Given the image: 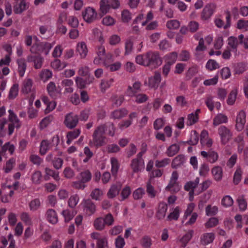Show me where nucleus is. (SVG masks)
<instances>
[{
  "instance_id": "obj_1",
  "label": "nucleus",
  "mask_w": 248,
  "mask_h": 248,
  "mask_svg": "<svg viewBox=\"0 0 248 248\" xmlns=\"http://www.w3.org/2000/svg\"><path fill=\"white\" fill-rule=\"evenodd\" d=\"M106 130L105 124H102L97 126L93 134V139L90 142L91 146L99 147L107 143L106 137L104 135Z\"/></svg>"
},
{
  "instance_id": "obj_2",
  "label": "nucleus",
  "mask_w": 248,
  "mask_h": 248,
  "mask_svg": "<svg viewBox=\"0 0 248 248\" xmlns=\"http://www.w3.org/2000/svg\"><path fill=\"white\" fill-rule=\"evenodd\" d=\"M33 38L36 41L31 46L30 51L32 54H36L44 53L45 55H47L52 47L53 45L50 43L40 42L36 36H34Z\"/></svg>"
},
{
  "instance_id": "obj_3",
  "label": "nucleus",
  "mask_w": 248,
  "mask_h": 248,
  "mask_svg": "<svg viewBox=\"0 0 248 248\" xmlns=\"http://www.w3.org/2000/svg\"><path fill=\"white\" fill-rule=\"evenodd\" d=\"M21 92L25 94L30 93L29 101L32 104L35 98V89L33 87V81L31 78H26L22 83Z\"/></svg>"
},
{
  "instance_id": "obj_4",
  "label": "nucleus",
  "mask_w": 248,
  "mask_h": 248,
  "mask_svg": "<svg viewBox=\"0 0 248 248\" xmlns=\"http://www.w3.org/2000/svg\"><path fill=\"white\" fill-rule=\"evenodd\" d=\"M8 120L10 124H8V135H11L14 131L15 128H19L21 126V123L16 114L12 109H9Z\"/></svg>"
},
{
  "instance_id": "obj_5",
  "label": "nucleus",
  "mask_w": 248,
  "mask_h": 248,
  "mask_svg": "<svg viewBox=\"0 0 248 248\" xmlns=\"http://www.w3.org/2000/svg\"><path fill=\"white\" fill-rule=\"evenodd\" d=\"M217 9V5L214 3H209L205 5L201 13V18L206 21L211 18Z\"/></svg>"
},
{
  "instance_id": "obj_6",
  "label": "nucleus",
  "mask_w": 248,
  "mask_h": 248,
  "mask_svg": "<svg viewBox=\"0 0 248 248\" xmlns=\"http://www.w3.org/2000/svg\"><path fill=\"white\" fill-rule=\"evenodd\" d=\"M130 167L133 173L141 172L144 170L145 168V163L143 158L136 156L135 158L131 160Z\"/></svg>"
},
{
  "instance_id": "obj_7",
  "label": "nucleus",
  "mask_w": 248,
  "mask_h": 248,
  "mask_svg": "<svg viewBox=\"0 0 248 248\" xmlns=\"http://www.w3.org/2000/svg\"><path fill=\"white\" fill-rule=\"evenodd\" d=\"M90 236L93 240H96V248H107L108 241L107 236H102L98 232H93Z\"/></svg>"
},
{
  "instance_id": "obj_8",
  "label": "nucleus",
  "mask_w": 248,
  "mask_h": 248,
  "mask_svg": "<svg viewBox=\"0 0 248 248\" xmlns=\"http://www.w3.org/2000/svg\"><path fill=\"white\" fill-rule=\"evenodd\" d=\"M217 132L222 144H226L232 138V133L228 127L221 125L218 127Z\"/></svg>"
},
{
  "instance_id": "obj_9",
  "label": "nucleus",
  "mask_w": 248,
  "mask_h": 248,
  "mask_svg": "<svg viewBox=\"0 0 248 248\" xmlns=\"http://www.w3.org/2000/svg\"><path fill=\"white\" fill-rule=\"evenodd\" d=\"M148 66L156 68L162 63V60L157 52H147Z\"/></svg>"
},
{
  "instance_id": "obj_10",
  "label": "nucleus",
  "mask_w": 248,
  "mask_h": 248,
  "mask_svg": "<svg viewBox=\"0 0 248 248\" xmlns=\"http://www.w3.org/2000/svg\"><path fill=\"white\" fill-rule=\"evenodd\" d=\"M78 116L73 112H70L65 116L64 125L69 129L75 128L78 123Z\"/></svg>"
},
{
  "instance_id": "obj_11",
  "label": "nucleus",
  "mask_w": 248,
  "mask_h": 248,
  "mask_svg": "<svg viewBox=\"0 0 248 248\" xmlns=\"http://www.w3.org/2000/svg\"><path fill=\"white\" fill-rule=\"evenodd\" d=\"M200 182V179L199 178L196 179L194 181L188 182L185 186V189L186 191H189V200L192 201L194 199V192L197 193L198 186Z\"/></svg>"
},
{
  "instance_id": "obj_12",
  "label": "nucleus",
  "mask_w": 248,
  "mask_h": 248,
  "mask_svg": "<svg viewBox=\"0 0 248 248\" xmlns=\"http://www.w3.org/2000/svg\"><path fill=\"white\" fill-rule=\"evenodd\" d=\"M200 182V179L199 178L196 179L194 181L188 182L185 186V189L186 191H189V200L192 201L194 199V192L197 193L198 186Z\"/></svg>"
},
{
  "instance_id": "obj_13",
  "label": "nucleus",
  "mask_w": 248,
  "mask_h": 248,
  "mask_svg": "<svg viewBox=\"0 0 248 248\" xmlns=\"http://www.w3.org/2000/svg\"><path fill=\"white\" fill-rule=\"evenodd\" d=\"M246 123V113L245 111L241 110L237 114L236 118L235 128L238 131H241L244 128Z\"/></svg>"
},
{
  "instance_id": "obj_14",
  "label": "nucleus",
  "mask_w": 248,
  "mask_h": 248,
  "mask_svg": "<svg viewBox=\"0 0 248 248\" xmlns=\"http://www.w3.org/2000/svg\"><path fill=\"white\" fill-rule=\"evenodd\" d=\"M97 13L92 7H88L82 12L84 20L88 23H91L97 17Z\"/></svg>"
},
{
  "instance_id": "obj_15",
  "label": "nucleus",
  "mask_w": 248,
  "mask_h": 248,
  "mask_svg": "<svg viewBox=\"0 0 248 248\" xmlns=\"http://www.w3.org/2000/svg\"><path fill=\"white\" fill-rule=\"evenodd\" d=\"M84 212L89 216L93 215L96 210L94 203L90 199L84 200L82 201Z\"/></svg>"
},
{
  "instance_id": "obj_16",
  "label": "nucleus",
  "mask_w": 248,
  "mask_h": 248,
  "mask_svg": "<svg viewBox=\"0 0 248 248\" xmlns=\"http://www.w3.org/2000/svg\"><path fill=\"white\" fill-rule=\"evenodd\" d=\"M201 155L205 158L207 160L211 163L216 162L219 157L218 153L214 150H210L208 152L204 151H201Z\"/></svg>"
},
{
  "instance_id": "obj_17",
  "label": "nucleus",
  "mask_w": 248,
  "mask_h": 248,
  "mask_svg": "<svg viewBox=\"0 0 248 248\" xmlns=\"http://www.w3.org/2000/svg\"><path fill=\"white\" fill-rule=\"evenodd\" d=\"M27 60L29 62H33L34 68L38 69L42 67L44 59L40 55L35 56L29 55L27 57Z\"/></svg>"
},
{
  "instance_id": "obj_18",
  "label": "nucleus",
  "mask_w": 248,
  "mask_h": 248,
  "mask_svg": "<svg viewBox=\"0 0 248 248\" xmlns=\"http://www.w3.org/2000/svg\"><path fill=\"white\" fill-rule=\"evenodd\" d=\"M215 238V234L213 232H205L202 234L200 238V244L206 246L213 242Z\"/></svg>"
},
{
  "instance_id": "obj_19",
  "label": "nucleus",
  "mask_w": 248,
  "mask_h": 248,
  "mask_svg": "<svg viewBox=\"0 0 248 248\" xmlns=\"http://www.w3.org/2000/svg\"><path fill=\"white\" fill-rule=\"evenodd\" d=\"M168 210V205L165 202H160L158 207L156 213V217L158 219H162L166 216V214Z\"/></svg>"
},
{
  "instance_id": "obj_20",
  "label": "nucleus",
  "mask_w": 248,
  "mask_h": 248,
  "mask_svg": "<svg viewBox=\"0 0 248 248\" xmlns=\"http://www.w3.org/2000/svg\"><path fill=\"white\" fill-rule=\"evenodd\" d=\"M105 48L103 46H99L96 48V53L97 56L94 58L93 62L95 64H99L101 63V61L105 55Z\"/></svg>"
},
{
  "instance_id": "obj_21",
  "label": "nucleus",
  "mask_w": 248,
  "mask_h": 248,
  "mask_svg": "<svg viewBox=\"0 0 248 248\" xmlns=\"http://www.w3.org/2000/svg\"><path fill=\"white\" fill-rule=\"evenodd\" d=\"M17 64V72L20 77L24 76L27 68V64L26 61L23 58L18 59L16 61Z\"/></svg>"
},
{
  "instance_id": "obj_22",
  "label": "nucleus",
  "mask_w": 248,
  "mask_h": 248,
  "mask_svg": "<svg viewBox=\"0 0 248 248\" xmlns=\"http://www.w3.org/2000/svg\"><path fill=\"white\" fill-rule=\"evenodd\" d=\"M238 38L234 36H230L227 40L228 48L230 49L232 52H236L237 50V47L239 45Z\"/></svg>"
},
{
  "instance_id": "obj_23",
  "label": "nucleus",
  "mask_w": 248,
  "mask_h": 248,
  "mask_svg": "<svg viewBox=\"0 0 248 248\" xmlns=\"http://www.w3.org/2000/svg\"><path fill=\"white\" fill-rule=\"evenodd\" d=\"M46 216L47 221L50 223L55 224L58 222V216L54 209H50L47 210Z\"/></svg>"
},
{
  "instance_id": "obj_24",
  "label": "nucleus",
  "mask_w": 248,
  "mask_h": 248,
  "mask_svg": "<svg viewBox=\"0 0 248 248\" xmlns=\"http://www.w3.org/2000/svg\"><path fill=\"white\" fill-rule=\"evenodd\" d=\"M193 233L194 231L193 230H189L183 237L178 240L182 247H185L186 246L187 244L192 238Z\"/></svg>"
},
{
  "instance_id": "obj_25",
  "label": "nucleus",
  "mask_w": 248,
  "mask_h": 248,
  "mask_svg": "<svg viewBox=\"0 0 248 248\" xmlns=\"http://www.w3.org/2000/svg\"><path fill=\"white\" fill-rule=\"evenodd\" d=\"M161 80L160 74L159 72H155L154 76L149 78V85L152 88H157Z\"/></svg>"
},
{
  "instance_id": "obj_26",
  "label": "nucleus",
  "mask_w": 248,
  "mask_h": 248,
  "mask_svg": "<svg viewBox=\"0 0 248 248\" xmlns=\"http://www.w3.org/2000/svg\"><path fill=\"white\" fill-rule=\"evenodd\" d=\"M29 7L28 5L25 0H21L16 3L14 6V12L15 14H20L26 11Z\"/></svg>"
},
{
  "instance_id": "obj_27",
  "label": "nucleus",
  "mask_w": 248,
  "mask_h": 248,
  "mask_svg": "<svg viewBox=\"0 0 248 248\" xmlns=\"http://www.w3.org/2000/svg\"><path fill=\"white\" fill-rule=\"evenodd\" d=\"M46 89L48 93L52 97H55L61 92V90L56 87L55 83L53 82H50L48 84Z\"/></svg>"
},
{
  "instance_id": "obj_28",
  "label": "nucleus",
  "mask_w": 248,
  "mask_h": 248,
  "mask_svg": "<svg viewBox=\"0 0 248 248\" xmlns=\"http://www.w3.org/2000/svg\"><path fill=\"white\" fill-rule=\"evenodd\" d=\"M77 51L81 58H85L88 53V48L86 43L84 42L78 43L77 45Z\"/></svg>"
},
{
  "instance_id": "obj_29",
  "label": "nucleus",
  "mask_w": 248,
  "mask_h": 248,
  "mask_svg": "<svg viewBox=\"0 0 248 248\" xmlns=\"http://www.w3.org/2000/svg\"><path fill=\"white\" fill-rule=\"evenodd\" d=\"M128 113V111L125 108H121L112 111L110 114V118L113 119H120Z\"/></svg>"
},
{
  "instance_id": "obj_30",
  "label": "nucleus",
  "mask_w": 248,
  "mask_h": 248,
  "mask_svg": "<svg viewBox=\"0 0 248 248\" xmlns=\"http://www.w3.org/2000/svg\"><path fill=\"white\" fill-rule=\"evenodd\" d=\"M92 175L90 170H86L81 171L77 176V179L85 183L89 182L92 179Z\"/></svg>"
},
{
  "instance_id": "obj_31",
  "label": "nucleus",
  "mask_w": 248,
  "mask_h": 248,
  "mask_svg": "<svg viewBox=\"0 0 248 248\" xmlns=\"http://www.w3.org/2000/svg\"><path fill=\"white\" fill-rule=\"evenodd\" d=\"M212 173L214 179L217 181H220L223 176V170L221 167L217 166L212 169Z\"/></svg>"
},
{
  "instance_id": "obj_32",
  "label": "nucleus",
  "mask_w": 248,
  "mask_h": 248,
  "mask_svg": "<svg viewBox=\"0 0 248 248\" xmlns=\"http://www.w3.org/2000/svg\"><path fill=\"white\" fill-rule=\"evenodd\" d=\"M81 133L79 129H76L73 131H69L66 135L67 141L66 143L69 145L73 140L77 138Z\"/></svg>"
},
{
  "instance_id": "obj_33",
  "label": "nucleus",
  "mask_w": 248,
  "mask_h": 248,
  "mask_svg": "<svg viewBox=\"0 0 248 248\" xmlns=\"http://www.w3.org/2000/svg\"><path fill=\"white\" fill-rule=\"evenodd\" d=\"M227 121L228 118L226 115L219 113L214 118L213 124L215 126H216L220 124L226 123Z\"/></svg>"
},
{
  "instance_id": "obj_34",
  "label": "nucleus",
  "mask_w": 248,
  "mask_h": 248,
  "mask_svg": "<svg viewBox=\"0 0 248 248\" xmlns=\"http://www.w3.org/2000/svg\"><path fill=\"white\" fill-rule=\"evenodd\" d=\"M120 190V186L117 185L111 186L107 193V196L109 199H113L118 195Z\"/></svg>"
},
{
  "instance_id": "obj_35",
  "label": "nucleus",
  "mask_w": 248,
  "mask_h": 248,
  "mask_svg": "<svg viewBox=\"0 0 248 248\" xmlns=\"http://www.w3.org/2000/svg\"><path fill=\"white\" fill-rule=\"evenodd\" d=\"M177 57L178 54L176 52L169 53L164 57L165 63L172 65L176 61Z\"/></svg>"
},
{
  "instance_id": "obj_36",
  "label": "nucleus",
  "mask_w": 248,
  "mask_h": 248,
  "mask_svg": "<svg viewBox=\"0 0 248 248\" xmlns=\"http://www.w3.org/2000/svg\"><path fill=\"white\" fill-rule=\"evenodd\" d=\"M205 215L208 217L216 216L218 212V208L217 206L208 204L205 209Z\"/></svg>"
},
{
  "instance_id": "obj_37",
  "label": "nucleus",
  "mask_w": 248,
  "mask_h": 248,
  "mask_svg": "<svg viewBox=\"0 0 248 248\" xmlns=\"http://www.w3.org/2000/svg\"><path fill=\"white\" fill-rule=\"evenodd\" d=\"M166 189L171 192L176 193L180 190V186L177 181L170 180L169 184L166 187Z\"/></svg>"
},
{
  "instance_id": "obj_38",
  "label": "nucleus",
  "mask_w": 248,
  "mask_h": 248,
  "mask_svg": "<svg viewBox=\"0 0 248 248\" xmlns=\"http://www.w3.org/2000/svg\"><path fill=\"white\" fill-rule=\"evenodd\" d=\"M185 161V156L182 155H178L173 159L171 163V167L175 169L177 168L182 165Z\"/></svg>"
},
{
  "instance_id": "obj_39",
  "label": "nucleus",
  "mask_w": 248,
  "mask_h": 248,
  "mask_svg": "<svg viewBox=\"0 0 248 248\" xmlns=\"http://www.w3.org/2000/svg\"><path fill=\"white\" fill-rule=\"evenodd\" d=\"M141 86V83L139 81L135 82L133 87L128 86L127 90V94L129 96H134L136 92L140 90Z\"/></svg>"
},
{
  "instance_id": "obj_40",
  "label": "nucleus",
  "mask_w": 248,
  "mask_h": 248,
  "mask_svg": "<svg viewBox=\"0 0 248 248\" xmlns=\"http://www.w3.org/2000/svg\"><path fill=\"white\" fill-rule=\"evenodd\" d=\"M51 147V143L47 140H43L40 145V153L42 155H45Z\"/></svg>"
},
{
  "instance_id": "obj_41",
  "label": "nucleus",
  "mask_w": 248,
  "mask_h": 248,
  "mask_svg": "<svg viewBox=\"0 0 248 248\" xmlns=\"http://www.w3.org/2000/svg\"><path fill=\"white\" fill-rule=\"evenodd\" d=\"M146 192L150 198H154L157 193V191L152 185V181H148L146 184Z\"/></svg>"
},
{
  "instance_id": "obj_42",
  "label": "nucleus",
  "mask_w": 248,
  "mask_h": 248,
  "mask_svg": "<svg viewBox=\"0 0 248 248\" xmlns=\"http://www.w3.org/2000/svg\"><path fill=\"white\" fill-rule=\"evenodd\" d=\"M103 194V191L101 189L95 188L92 191L90 197L93 200L100 201L102 199Z\"/></svg>"
},
{
  "instance_id": "obj_43",
  "label": "nucleus",
  "mask_w": 248,
  "mask_h": 248,
  "mask_svg": "<svg viewBox=\"0 0 248 248\" xmlns=\"http://www.w3.org/2000/svg\"><path fill=\"white\" fill-rule=\"evenodd\" d=\"M19 91V85L17 84H13L11 87L8 98L10 100H13L16 98L18 94Z\"/></svg>"
},
{
  "instance_id": "obj_44",
  "label": "nucleus",
  "mask_w": 248,
  "mask_h": 248,
  "mask_svg": "<svg viewBox=\"0 0 248 248\" xmlns=\"http://www.w3.org/2000/svg\"><path fill=\"white\" fill-rule=\"evenodd\" d=\"M180 149L179 145L177 144H173L170 146L166 150V155L170 157L175 155Z\"/></svg>"
},
{
  "instance_id": "obj_45",
  "label": "nucleus",
  "mask_w": 248,
  "mask_h": 248,
  "mask_svg": "<svg viewBox=\"0 0 248 248\" xmlns=\"http://www.w3.org/2000/svg\"><path fill=\"white\" fill-rule=\"evenodd\" d=\"M180 209L178 206L176 207L172 212H171L167 216V220L171 221L172 220H177L179 217Z\"/></svg>"
},
{
  "instance_id": "obj_46",
  "label": "nucleus",
  "mask_w": 248,
  "mask_h": 248,
  "mask_svg": "<svg viewBox=\"0 0 248 248\" xmlns=\"http://www.w3.org/2000/svg\"><path fill=\"white\" fill-rule=\"evenodd\" d=\"M136 62L141 65L148 66L147 52L143 55H139L136 57Z\"/></svg>"
},
{
  "instance_id": "obj_47",
  "label": "nucleus",
  "mask_w": 248,
  "mask_h": 248,
  "mask_svg": "<svg viewBox=\"0 0 248 248\" xmlns=\"http://www.w3.org/2000/svg\"><path fill=\"white\" fill-rule=\"evenodd\" d=\"M111 171L113 175H116L120 167L118 159L115 157L110 158Z\"/></svg>"
},
{
  "instance_id": "obj_48",
  "label": "nucleus",
  "mask_w": 248,
  "mask_h": 248,
  "mask_svg": "<svg viewBox=\"0 0 248 248\" xmlns=\"http://www.w3.org/2000/svg\"><path fill=\"white\" fill-rule=\"evenodd\" d=\"M15 150V146L10 142L5 143L2 147L0 153L4 154L6 151H8L10 155H13Z\"/></svg>"
},
{
  "instance_id": "obj_49",
  "label": "nucleus",
  "mask_w": 248,
  "mask_h": 248,
  "mask_svg": "<svg viewBox=\"0 0 248 248\" xmlns=\"http://www.w3.org/2000/svg\"><path fill=\"white\" fill-rule=\"evenodd\" d=\"M111 8L108 0H101L100 2V10L104 15L108 12Z\"/></svg>"
},
{
  "instance_id": "obj_50",
  "label": "nucleus",
  "mask_w": 248,
  "mask_h": 248,
  "mask_svg": "<svg viewBox=\"0 0 248 248\" xmlns=\"http://www.w3.org/2000/svg\"><path fill=\"white\" fill-rule=\"evenodd\" d=\"M105 226L106 225L102 217H97L93 222V226L96 230L102 231L105 229Z\"/></svg>"
},
{
  "instance_id": "obj_51",
  "label": "nucleus",
  "mask_w": 248,
  "mask_h": 248,
  "mask_svg": "<svg viewBox=\"0 0 248 248\" xmlns=\"http://www.w3.org/2000/svg\"><path fill=\"white\" fill-rule=\"evenodd\" d=\"M39 76L43 82H46L52 78V73L50 70L43 69L41 71Z\"/></svg>"
},
{
  "instance_id": "obj_52",
  "label": "nucleus",
  "mask_w": 248,
  "mask_h": 248,
  "mask_svg": "<svg viewBox=\"0 0 248 248\" xmlns=\"http://www.w3.org/2000/svg\"><path fill=\"white\" fill-rule=\"evenodd\" d=\"M16 164V159L14 158H11L7 160L3 167L4 171L5 173L10 172L14 168Z\"/></svg>"
},
{
  "instance_id": "obj_53",
  "label": "nucleus",
  "mask_w": 248,
  "mask_h": 248,
  "mask_svg": "<svg viewBox=\"0 0 248 248\" xmlns=\"http://www.w3.org/2000/svg\"><path fill=\"white\" fill-rule=\"evenodd\" d=\"M62 215L64 218L65 222H69L73 219L75 216L76 213L74 211H70L66 209L63 210L61 213Z\"/></svg>"
},
{
  "instance_id": "obj_54",
  "label": "nucleus",
  "mask_w": 248,
  "mask_h": 248,
  "mask_svg": "<svg viewBox=\"0 0 248 248\" xmlns=\"http://www.w3.org/2000/svg\"><path fill=\"white\" fill-rule=\"evenodd\" d=\"M238 93V89L237 88H234L230 93L227 100V104L229 105H233L236 100Z\"/></svg>"
},
{
  "instance_id": "obj_55",
  "label": "nucleus",
  "mask_w": 248,
  "mask_h": 248,
  "mask_svg": "<svg viewBox=\"0 0 248 248\" xmlns=\"http://www.w3.org/2000/svg\"><path fill=\"white\" fill-rule=\"evenodd\" d=\"M42 177L41 172L39 170H35L31 175V180L34 184L38 185L41 183Z\"/></svg>"
},
{
  "instance_id": "obj_56",
  "label": "nucleus",
  "mask_w": 248,
  "mask_h": 248,
  "mask_svg": "<svg viewBox=\"0 0 248 248\" xmlns=\"http://www.w3.org/2000/svg\"><path fill=\"white\" fill-rule=\"evenodd\" d=\"M41 205L40 200L37 198L31 200L29 204L30 209L31 211L37 210L40 207Z\"/></svg>"
},
{
  "instance_id": "obj_57",
  "label": "nucleus",
  "mask_w": 248,
  "mask_h": 248,
  "mask_svg": "<svg viewBox=\"0 0 248 248\" xmlns=\"http://www.w3.org/2000/svg\"><path fill=\"white\" fill-rule=\"evenodd\" d=\"M79 200V197L78 195L74 194L71 196L68 201V204L69 207L71 208H75L78 204Z\"/></svg>"
},
{
  "instance_id": "obj_58",
  "label": "nucleus",
  "mask_w": 248,
  "mask_h": 248,
  "mask_svg": "<svg viewBox=\"0 0 248 248\" xmlns=\"http://www.w3.org/2000/svg\"><path fill=\"white\" fill-rule=\"evenodd\" d=\"M65 63H61L60 60L56 59L51 63V66L55 70H61L66 66Z\"/></svg>"
},
{
  "instance_id": "obj_59",
  "label": "nucleus",
  "mask_w": 248,
  "mask_h": 248,
  "mask_svg": "<svg viewBox=\"0 0 248 248\" xmlns=\"http://www.w3.org/2000/svg\"><path fill=\"white\" fill-rule=\"evenodd\" d=\"M219 223L218 219L216 217H212L205 223L204 226L206 228L209 229L216 227Z\"/></svg>"
},
{
  "instance_id": "obj_60",
  "label": "nucleus",
  "mask_w": 248,
  "mask_h": 248,
  "mask_svg": "<svg viewBox=\"0 0 248 248\" xmlns=\"http://www.w3.org/2000/svg\"><path fill=\"white\" fill-rule=\"evenodd\" d=\"M186 124L187 125H192L197 123L199 117L197 113H191L188 115Z\"/></svg>"
},
{
  "instance_id": "obj_61",
  "label": "nucleus",
  "mask_w": 248,
  "mask_h": 248,
  "mask_svg": "<svg viewBox=\"0 0 248 248\" xmlns=\"http://www.w3.org/2000/svg\"><path fill=\"white\" fill-rule=\"evenodd\" d=\"M114 80L113 78H110L108 80H102L100 84V88L102 92L105 91L109 88L113 84Z\"/></svg>"
},
{
  "instance_id": "obj_62",
  "label": "nucleus",
  "mask_w": 248,
  "mask_h": 248,
  "mask_svg": "<svg viewBox=\"0 0 248 248\" xmlns=\"http://www.w3.org/2000/svg\"><path fill=\"white\" fill-rule=\"evenodd\" d=\"M132 18L131 13L126 9L124 10L121 12V20L124 23H128Z\"/></svg>"
},
{
  "instance_id": "obj_63",
  "label": "nucleus",
  "mask_w": 248,
  "mask_h": 248,
  "mask_svg": "<svg viewBox=\"0 0 248 248\" xmlns=\"http://www.w3.org/2000/svg\"><path fill=\"white\" fill-rule=\"evenodd\" d=\"M237 202L240 210L244 211L247 208V202L243 196H239L237 199Z\"/></svg>"
},
{
  "instance_id": "obj_64",
  "label": "nucleus",
  "mask_w": 248,
  "mask_h": 248,
  "mask_svg": "<svg viewBox=\"0 0 248 248\" xmlns=\"http://www.w3.org/2000/svg\"><path fill=\"white\" fill-rule=\"evenodd\" d=\"M237 28L244 31H248V20L241 19L237 23Z\"/></svg>"
}]
</instances>
